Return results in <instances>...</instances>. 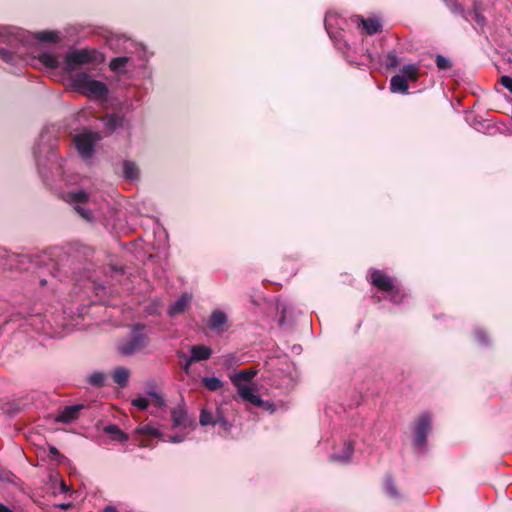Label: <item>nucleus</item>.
<instances>
[{"label": "nucleus", "instance_id": "nucleus-1", "mask_svg": "<svg viewBox=\"0 0 512 512\" xmlns=\"http://www.w3.org/2000/svg\"><path fill=\"white\" fill-rule=\"evenodd\" d=\"M31 34L18 27L0 25V59L14 74H21L32 61Z\"/></svg>", "mask_w": 512, "mask_h": 512}, {"label": "nucleus", "instance_id": "nucleus-2", "mask_svg": "<svg viewBox=\"0 0 512 512\" xmlns=\"http://www.w3.org/2000/svg\"><path fill=\"white\" fill-rule=\"evenodd\" d=\"M71 86L77 92L89 97L104 98L108 93V88L103 82L94 80L86 72L72 75Z\"/></svg>", "mask_w": 512, "mask_h": 512}, {"label": "nucleus", "instance_id": "nucleus-3", "mask_svg": "<svg viewBox=\"0 0 512 512\" xmlns=\"http://www.w3.org/2000/svg\"><path fill=\"white\" fill-rule=\"evenodd\" d=\"M144 326L137 324L133 327L128 339L123 340L117 346L119 354L122 356H132L143 351L150 343L149 337L142 333Z\"/></svg>", "mask_w": 512, "mask_h": 512}, {"label": "nucleus", "instance_id": "nucleus-4", "mask_svg": "<svg viewBox=\"0 0 512 512\" xmlns=\"http://www.w3.org/2000/svg\"><path fill=\"white\" fill-rule=\"evenodd\" d=\"M70 492V487L61 479L60 474L56 470L47 472L46 477L43 479V485L38 489L40 497H56L62 493Z\"/></svg>", "mask_w": 512, "mask_h": 512}, {"label": "nucleus", "instance_id": "nucleus-5", "mask_svg": "<svg viewBox=\"0 0 512 512\" xmlns=\"http://www.w3.org/2000/svg\"><path fill=\"white\" fill-rule=\"evenodd\" d=\"M31 263L29 255L10 253L5 248L0 247V267L4 270H27Z\"/></svg>", "mask_w": 512, "mask_h": 512}, {"label": "nucleus", "instance_id": "nucleus-6", "mask_svg": "<svg viewBox=\"0 0 512 512\" xmlns=\"http://www.w3.org/2000/svg\"><path fill=\"white\" fill-rule=\"evenodd\" d=\"M98 132L81 133L74 137V142L79 155L83 159H90L95 151V144L100 140Z\"/></svg>", "mask_w": 512, "mask_h": 512}, {"label": "nucleus", "instance_id": "nucleus-7", "mask_svg": "<svg viewBox=\"0 0 512 512\" xmlns=\"http://www.w3.org/2000/svg\"><path fill=\"white\" fill-rule=\"evenodd\" d=\"M415 436L413 444L422 447L426 444L427 436L431 430V417L427 413L421 414L415 423Z\"/></svg>", "mask_w": 512, "mask_h": 512}, {"label": "nucleus", "instance_id": "nucleus-8", "mask_svg": "<svg viewBox=\"0 0 512 512\" xmlns=\"http://www.w3.org/2000/svg\"><path fill=\"white\" fill-rule=\"evenodd\" d=\"M94 60L92 52L87 49L75 50L68 53L65 57L66 68L69 71L75 70L77 67L90 63Z\"/></svg>", "mask_w": 512, "mask_h": 512}, {"label": "nucleus", "instance_id": "nucleus-9", "mask_svg": "<svg viewBox=\"0 0 512 512\" xmlns=\"http://www.w3.org/2000/svg\"><path fill=\"white\" fill-rule=\"evenodd\" d=\"M369 282L380 291L387 292L393 289L395 281L385 272L378 269H371L368 276Z\"/></svg>", "mask_w": 512, "mask_h": 512}, {"label": "nucleus", "instance_id": "nucleus-10", "mask_svg": "<svg viewBox=\"0 0 512 512\" xmlns=\"http://www.w3.org/2000/svg\"><path fill=\"white\" fill-rule=\"evenodd\" d=\"M227 322L228 317L226 313L220 309H215L207 321V327L210 331L221 334L227 331Z\"/></svg>", "mask_w": 512, "mask_h": 512}, {"label": "nucleus", "instance_id": "nucleus-11", "mask_svg": "<svg viewBox=\"0 0 512 512\" xmlns=\"http://www.w3.org/2000/svg\"><path fill=\"white\" fill-rule=\"evenodd\" d=\"M83 408V404L65 406L59 410L57 416L55 417V421L64 424H70L78 419L80 411Z\"/></svg>", "mask_w": 512, "mask_h": 512}, {"label": "nucleus", "instance_id": "nucleus-12", "mask_svg": "<svg viewBox=\"0 0 512 512\" xmlns=\"http://www.w3.org/2000/svg\"><path fill=\"white\" fill-rule=\"evenodd\" d=\"M469 17H472L475 21L474 29L483 34L487 26V19L483 15V10L480 1H474L472 11H469Z\"/></svg>", "mask_w": 512, "mask_h": 512}, {"label": "nucleus", "instance_id": "nucleus-13", "mask_svg": "<svg viewBox=\"0 0 512 512\" xmlns=\"http://www.w3.org/2000/svg\"><path fill=\"white\" fill-rule=\"evenodd\" d=\"M171 417L174 427L187 428L192 424L184 405H179L171 410Z\"/></svg>", "mask_w": 512, "mask_h": 512}, {"label": "nucleus", "instance_id": "nucleus-14", "mask_svg": "<svg viewBox=\"0 0 512 512\" xmlns=\"http://www.w3.org/2000/svg\"><path fill=\"white\" fill-rule=\"evenodd\" d=\"M237 388L238 395L244 400L256 407H262L264 402L261 399V397L257 394H255L252 390V388L248 385L245 386H239Z\"/></svg>", "mask_w": 512, "mask_h": 512}, {"label": "nucleus", "instance_id": "nucleus-15", "mask_svg": "<svg viewBox=\"0 0 512 512\" xmlns=\"http://www.w3.org/2000/svg\"><path fill=\"white\" fill-rule=\"evenodd\" d=\"M191 299L192 297L189 294H182L175 302L170 305L168 309L169 316L174 317L183 313L190 304Z\"/></svg>", "mask_w": 512, "mask_h": 512}, {"label": "nucleus", "instance_id": "nucleus-16", "mask_svg": "<svg viewBox=\"0 0 512 512\" xmlns=\"http://www.w3.org/2000/svg\"><path fill=\"white\" fill-rule=\"evenodd\" d=\"M358 27H362L367 35H374L382 30V24L377 18L365 19L361 17L358 22Z\"/></svg>", "mask_w": 512, "mask_h": 512}, {"label": "nucleus", "instance_id": "nucleus-17", "mask_svg": "<svg viewBox=\"0 0 512 512\" xmlns=\"http://www.w3.org/2000/svg\"><path fill=\"white\" fill-rule=\"evenodd\" d=\"M257 372L258 371L253 368L241 370L231 376V382L235 387L245 386L244 383L252 381V379L256 376Z\"/></svg>", "mask_w": 512, "mask_h": 512}, {"label": "nucleus", "instance_id": "nucleus-18", "mask_svg": "<svg viewBox=\"0 0 512 512\" xmlns=\"http://www.w3.org/2000/svg\"><path fill=\"white\" fill-rule=\"evenodd\" d=\"M191 360L195 362L208 360L212 355L210 347L205 345H193L190 348Z\"/></svg>", "mask_w": 512, "mask_h": 512}, {"label": "nucleus", "instance_id": "nucleus-19", "mask_svg": "<svg viewBox=\"0 0 512 512\" xmlns=\"http://www.w3.org/2000/svg\"><path fill=\"white\" fill-rule=\"evenodd\" d=\"M408 81L405 76L395 75L391 78L390 81V90L393 93H407L408 91Z\"/></svg>", "mask_w": 512, "mask_h": 512}, {"label": "nucleus", "instance_id": "nucleus-20", "mask_svg": "<svg viewBox=\"0 0 512 512\" xmlns=\"http://www.w3.org/2000/svg\"><path fill=\"white\" fill-rule=\"evenodd\" d=\"M354 452V442L353 441H346L344 443V453L343 454H333L331 456V459L333 461L342 462V463H348L353 455Z\"/></svg>", "mask_w": 512, "mask_h": 512}, {"label": "nucleus", "instance_id": "nucleus-21", "mask_svg": "<svg viewBox=\"0 0 512 512\" xmlns=\"http://www.w3.org/2000/svg\"><path fill=\"white\" fill-rule=\"evenodd\" d=\"M104 127L107 133H112L116 128L120 127L123 123V117L118 114L106 115L103 118Z\"/></svg>", "mask_w": 512, "mask_h": 512}, {"label": "nucleus", "instance_id": "nucleus-22", "mask_svg": "<svg viewBox=\"0 0 512 512\" xmlns=\"http://www.w3.org/2000/svg\"><path fill=\"white\" fill-rule=\"evenodd\" d=\"M123 176L128 181H134L139 178V169L132 161L123 162Z\"/></svg>", "mask_w": 512, "mask_h": 512}, {"label": "nucleus", "instance_id": "nucleus-23", "mask_svg": "<svg viewBox=\"0 0 512 512\" xmlns=\"http://www.w3.org/2000/svg\"><path fill=\"white\" fill-rule=\"evenodd\" d=\"M113 381L121 388H124L128 384L129 371L124 367H117L112 375Z\"/></svg>", "mask_w": 512, "mask_h": 512}, {"label": "nucleus", "instance_id": "nucleus-24", "mask_svg": "<svg viewBox=\"0 0 512 512\" xmlns=\"http://www.w3.org/2000/svg\"><path fill=\"white\" fill-rule=\"evenodd\" d=\"M104 432L110 434L113 440L126 442L129 437L116 424H109L104 428Z\"/></svg>", "mask_w": 512, "mask_h": 512}, {"label": "nucleus", "instance_id": "nucleus-25", "mask_svg": "<svg viewBox=\"0 0 512 512\" xmlns=\"http://www.w3.org/2000/svg\"><path fill=\"white\" fill-rule=\"evenodd\" d=\"M199 423L201 426H215L216 425V413L214 414L208 409H201Z\"/></svg>", "mask_w": 512, "mask_h": 512}, {"label": "nucleus", "instance_id": "nucleus-26", "mask_svg": "<svg viewBox=\"0 0 512 512\" xmlns=\"http://www.w3.org/2000/svg\"><path fill=\"white\" fill-rule=\"evenodd\" d=\"M418 71L419 68L416 64H407L401 69L402 76H405L407 81L410 80L412 82H416L418 80Z\"/></svg>", "mask_w": 512, "mask_h": 512}, {"label": "nucleus", "instance_id": "nucleus-27", "mask_svg": "<svg viewBox=\"0 0 512 512\" xmlns=\"http://www.w3.org/2000/svg\"><path fill=\"white\" fill-rule=\"evenodd\" d=\"M34 39L42 43H55L58 40V34L54 31H41L34 33Z\"/></svg>", "mask_w": 512, "mask_h": 512}, {"label": "nucleus", "instance_id": "nucleus-28", "mask_svg": "<svg viewBox=\"0 0 512 512\" xmlns=\"http://www.w3.org/2000/svg\"><path fill=\"white\" fill-rule=\"evenodd\" d=\"M128 61L129 58L126 56L115 57L110 61L109 68L117 73L124 72Z\"/></svg>", "mask_w": 512, "mask_h": 512}, {"label": "nucleus", "instance_id": "nucleus-29", "mask_svg": "<svg viewBox=\"0 0 512 512\" xmlns=\"http://www.w3.org/2000/svg\"><path fill=\"white\" fill-rule=\"evenodd\" d=\"M202 384L209 390V391H217L221 389L224 385L223 381L220 380L218 377L212 376V377H203L202 378Z\"/></svg>", "mask_w": 512, "mask_h": 512}, {"label": "nucleus", "instance_id": "nucleus-30", "mask_svg": "<svg viewBox=\"0 0 512 512\" xmlns=\"http://www.w3.org/2000/svg\"><path fill=\"white\" fill-rule=\"evenodd\" d=\"M384 490L388 496L397 499L400 497V493L396 488L394 479L392 476H386L384 480Z\"/></svg>", "mask_w": 512, "mask_h": 512}, {"label": "nucleus", "instance_id": "nucleus-31", "mask_svg": "<svg viewBox=\"0 0 512 512\" xmlns=\"http://www.w3.org/2000/svg\"><path fill=\"white\" fill-rule=\"evenodd\" d=\"M38 323H40L42 325L41 328H39V330L42 333H44L46 335H51L52 324L50 323V321L45 320V316L34 315V328L36 327V325H38Z\"/></svg>", "mask_w": 512, "mask_h": 512}, {"label": "nucleus", "instance_id": "nucleus-32", "mask_svg": "<svg viewBox=\"0 0 512 512\" xmlns=\"http://www.w3.org/2000/svg\"><path fill=\"white\" fill-rule=\"evenodd\" d=\"M135 433L136 434L153 436V437H160V436H162V433L157 428L152 426L151 424H145L143 426L138 427L135 430Z\"/></svg>", "mask_w": 512, "mask_h": 512}, {"label": "nucleus", "instance_id": "nucleus-33", "mask_svg": "<svg viewBox=\"0 0 512 512\" xmlns=\"http://www.w3.org/2000/svg\"><path fill=\"white\" fill-rule=\"evenodd\" d=\"M216 424H219L225 433H229L232 428V424L224 417L223 411L220 408L216 409Z\"/></svg>", "mask_w": 512, "mask_h": 512}, {"label": "nucleus", "instance_id": "nucleus-34", "mask_svg": "<svg viewBox=\"0 0 512 512\" xmlns=\"http://www.w3.org/2000/svg\"><path fill=\"white\" fill-rule=\"evenodd\" d=\"M389 300L394 304H400L403 301L404 293L402 290L396 285H393V289L391 291L386 292Z\"/></svg>", "mask_w": 512, "mask_h": 512}, {"label": "nucleus", "instance_id": "nucleus-35", "mask_svg": "<svg viewBox=\"0 0 512 512\" xmlns=\"http://www.w3.org/2000/svg\"><path fill=\"white\" fill-rule=\"evenodd\" d=\"M106 375L103 372H93L88 376V383L95 387H102L105 383Z\"/></svg>", "mask_w": 512, "mask_h": 512}, {"label": "nucleus", "instance_id": "nucleus-36", "mask_svg": "<svg viewBox=\"0 0 512 512\" xmlns=\"http://www.w3.org/2000/svg\"><path fill=\"white\" fill-rule=\"evenodd\" d=\"M38 60L47 68H56L58 66V60L51 54L42 53L38 56Z\"/></svg>", "mask_w": 512, "mask_h": 512}, {"label": "nucleus", "instance_id": "nucleus-37", "mask_svg": "<svg viewBox=\"0 0 512 512\" xmlns=\"http://www.w3.org/2000/svg\"><path fill=\"white\" fill-rule=\"evenodd\" d=\"M242 363L241 359L235 354H227L222 357V364L225 368L230 369Z\"/></svg>", "mask_w": 512, "mask_h": 512}, {"label": "nucleus", "instance_id": "nucleus-38", "mask_svg": "<svg viewBox=\"0 0 512 512\" xmlns=\"http://www.w3.org/2000/svg\"><path fill=\"white\" fill-rule=\"evenodd\" d=\"M69 196L75 205H80V203H85L88 200V194L84 190L71 192Z\"/></svg>", "mask_w": 512, "mask_h": 512}, {"label": "nucleus", "instance_id": "nucleus-39", "mask_svg": "<svg viewBox=\"0 0 512 512\" xmlns=\"http://www.w3.org/2000/svg\"><path fill=\"white\" fill-rule=\"evenodd\" d=\"M450 9L453 14L463 17L466 21H470L469 12H466L462 4L453 2L450 6Z\"/></svg>", "mask_w": 512, "mask_h": 512}, {"label": "nucleus", "instance_id": "nucleus-40", "mask_svg": "<svg viewBox=\"0 0 512 512\" xmlns=\"http://www.w3.org/2000/svg\"><path fill=\"white\" fill-rule=\"evenodd\" d=\"M436 66L440 70H448L452 67V62L447 57L437 54L436 55Z\"/></svg>", "mask_w": 512, "mask_h": 512}, {"label": "nucleus", "instance_id": "nucleus-41", "mask_svg": "<svg viewBox=\"0 0 512 512\" xmlns=\"http://www.w3.org/2000/svg\"><path fill=\"white\" fill-rule=\"evenodd\" d=\"M400 64V59L394 51L387 53L385 65L387 68H396Z\"/></svg>", "mask_w": 512, "mask_h": 512}, {"label": "nucleus", "instance_id": "nucleus-42", "mask_svg": "<svg viewBox=\"0 0 512 512\" xmlns=\"http://www.w3.org/2000/svg\"><path fill=\"white\" fill-rule=\"evenodd\" d=\"M15 475L0 466V482L15 483Z\"/></svg>", "mask_w": 512, "mask_h": 512}, {"label": "nucleus", "instance_id": "nucleus-43", "mask_svg": "<svg viewBox=\"0 0 512 512\" xmlns=\"http://www.w3.org/2000/svg\"><path fill=\"white\" fill-rule=\"evenodd\" d=\"M74 209L86 221H91L93 219V213L81 205H75Z\"/></svg>", "mask_w": 512, "mask_h": 512}, {"label": "nucleus", "instance_id": "nucleus-44", "mask_svg": "<svg viewBox=\"0 0 512 512\" xmlns=\"http://www.w3.org/2000/svg\"><path fill=\"white\" fill-rule=\"evenodd\" d=\"M177 356H178V358L183 359L185 361L183 366H182V369H183V371L186 374H189L190 373V366L195 361L191 360V356L187 357L183 352H178Z\"/></svg>", "mask_w": 512, "mask_h": 512}, {"label": "nucleus", "instance_id": "nucleus-45", "mask_svg": "<svg viewBox=\"0 0 512 512\" xmlns=\"http://www.w3.org/2000/svg\"><path fill=\"white\" fill-rule=\"evenodd\" d=\"M132 404L139 410H145L149 405V401L147 398L139 396L132 400Z\"/></svg>", "mask_w": 512, "mask_h": 512}, {"label": "nucleus", "instance_id": "nucleus-46", "mask_svg": "<svg viewBox=\"0 0 512 512\" xmlns=\"http://www.w3.org/2000/svg\"><path fill=\"white\" fill-rule=\"evenodd\" d=\"M148 394L153 398L156 407L162 408L165 406V400L162 395L155 391H148Z\"/></svg>", "mask_w": 512, "mask_h": 512}, {"label": "nucleus", "instance_id": "nucleus-47", "mask_svg": "<svg viewBox=\"0 0 512 512\" xmlns=\"http://www.w3.org/2000/svg\"><path fill=\"white\" fill-rule=\"evenodd\" d=\"M501 84L512 93V77L504 75L500 80Z\"/></svg>", "mask_w": 512, "mask_h": 512}, {"label": "nucleus", "instance_id": "nucleus-48", "mask_svg": "<svg viewBox=\"0 0 512 512\" xmlns=\"http://www.w3.org/2000/svg\"><path fill=\"white\" fill-rule=\"evenodd\" d=\"M475 336L478 342L480 343H486L487 342V336L484 331H476Z\"/></svg>", "mask_w": 512, "mask_h": 512}, {"label": "nucleus", "instance_id": "nucleus-49", "mask_svg": "<svg viewBox=\"0 0 512 512\" xmlns=\"http://www.w3.org/2000/svg\"><path fill=\"white\" fill-rule=\"evenodd\" d=\"M20 321H21V318L19 317V315H15L11 319L5 321V325L6 326H13V325L18 324V322H20Z\"/></svg>", "mask_w": 512, "mask_h": 512}, {"label": "nucleus", "instance_id": "nucleus-50", "mask_svg": "<svg viewBox=\"0 0 512 512\" xmlns=\"http://www.w3.org/2000/svg\"><path fill=\"white\" fill-rule=\"evenodd\" d=\"M49 452L53 456L54 460L58 461V458L61 457V454L59 453L58 449L55 446H50L49 447Z\"/></svg>", "mask_w": 512, "mask_h": 512}, {"label": "nucleus", "instance_id": "nucleus-51", "mask_svg": "<svg viewBox=\"0 0 512 512\" xmlns=\"http://www.w3.org/2000/svg\"><path fill=\"white\" fill-rule=\"evenodd\" d=\"M54 506L61 510H67L73 506V503L72 502H63V503L55 504Z\"/></svg>", "mask_w": 512, "mask_h": 512}, {"label": "nucleus", "instance_id": "nucleus-52", "mask_svg": "<svg viewBox=\"0 0 512 512\" xmlns=\"http://www.w3.org/2000/svg\"><path fill=\"white\" fill-rule=\"evenodd\" d=\"M184 440V436L181 435H172L169 436V441L172 443H180Z\"/></svg>", "mask_w": 512, "mask_h": 512}, {"label": "nucleus", "instance_id": "nucleus-53", "mask_svg": "<svg viewBox=\"0 0 512 512\" xmlns=\"http://www.w3.org/2000/svg\"><path fill=\"white\" fill-rule=\"evenodd\" d=\"M0 512H12L10 508L0 503Z\"/></svg>", "mask_w": 512, "mask_h": 512}, {"label": "nucleus", "instance_id": "nucleus-54", "mask_svg": "<svg viewBox=\"0 0 512 512\" xmlns=\"http://www.w3.org/2000/svg\"><path fill=\"white\" fill-rule=\"evenodd\" d=\"M103 512H118V510L113 506H107Z\"/></svg>", "mask_w": 512, "mask_h": 512}, {"label": "nucleus", "instance_id": "nucleus-55", "mask_svg": "<svg viewBox=\"0 0 512 512\" xmlns=\"http://www.w3.org/2000/svg\"><path fill=\"white\" fill-rule=\"evenodd\" d=\"M18 327L19 329L22 331V332H27L28 329L26 327H24L21 323L18 324Z\"/></svg>", "mask_w": 512, "mask_h": 512}, {"label": "nucleus", "instance_id": "nucleus-56", "mask_svg": "<svg viewBox=\"0 0 512 512\" xmlns=\"http://www.w3.org/2000/svg\"><path fill=\"white\" fill-rule=\"evenodd\" d=\"M26 326H30L29 320L25 319Z\"/></svg>", "mask_w": 512, "mask_h": 512}]
</instances>
